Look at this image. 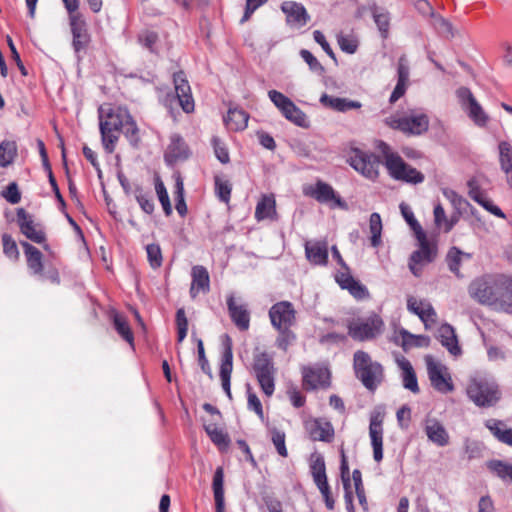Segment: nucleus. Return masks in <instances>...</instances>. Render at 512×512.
<instances>
[{
    "mask_svg": "<svg viewBox=\"0 0 512 512\" xmlns=\"http://www.w3.org/2000/svg\"><path fill=\"white\" fill-rule=\"evenodd\" d=\"M133 144L139 141V129L129 111L121 106L100 108V132L104 149L112 153L118 141V132Z\"/></svg>",
    "mask_w": 512,
    "mask_h": 512,
    "instance_id": "f257e3e1",
    "label": "nucleus"
},
{
    "mask_svg": "<svg viewBox=\"0 0 512 512\" xmlns=\"http://www.w3.org/2000/svg\"><path fill=\"white\" fill-rule=\"evenodd\" d=\"M505 274H484L474 278L468 286L469 296L480 305L494 309L500 292L510 287V281Z\"/></svg>",
    "mask_w": 512,
    "mask_h": 512,
    "instance_id": "f03ea898",
    "label": "nucleus"
},
{
    "mask_svg": "<svg viewBox=\"0 0 512 512\" xmlns=\"http://www.w3.org/2000/svg\"><path fill=\"white\" fill-rule=\"evenodd\" d=\"M378 147L384 156L385 167L393 179L412 184H418L424 181V175L405 163L401 156L392 152L386 143L381 142Z\"/></svg>",
    "mask_w": 512,
    "mask_h": 512,
    "instance_id": "7ed1b4c3",
    "label": "nucleus"
},
{
    "mask_svg": "<svg viewBox=\"0 0 512 512\" xmlns=\"http://www.w3.org/2000/svg\"><path fill=\"white\" fill-rule=\"evenodd\" d=\"M353 368L356 377L370 391H374L384 379L382 365L373 361L365 351L358 350L354 353Z\"/></svg>",
    "mask_w": 512,
    "mask_h": 512,
    "instance_id": "20e7f679",
    "label": "nucleus"
},
{
    "mask_svg": "<svg viewBox=\"0 0 512 512\" xmlns=\"http://www.w3.org/2000/svg\"><path fill=\"white\" fill-rule=\"evenodd\" d=\"M468 398L478 407L494 406L501 397L495 381L485 377H473L466 388Z\"/></svg>",
    "mask_w": 512,
    "mask_h": 512,
    "instance_id": "39448f33",
    "label": "nucleus"
},
{
    "mask_svg": "<svg viewBox=\"0 0 512 512\" xmlns=\"http://www.w3.org/2000/svg\"><path fill=\"white\" fill-rule=\"evenodd\" d=\"M419 249L414 251L410 257L409 268L415 276H420L424 265L432 262L437 255L436 237L424 232L422 235H415Z\"/></svg>",
    "mask_w": 512,
    "mask_h": 512,
    "instance_id": "423d86ee",
    "label": "nucleus"
},
{
    "mask_svg": "<svg viewBox=\"0 0 512 512\" xmlns=\"http://www.w3.org/2000/svg\"><path fill=\"white\" fill-rule=\"evenodd\" d=\"M386 125L407 135H421L429 128V118L426 114L391 115L385 119Z\"/></svg>",
    "mask_w": 512,
    "mask_h": 512,
    "instance_id": "0eeeda50",
    "label": "nucleus"
},
{
    "mask_svg": "<svg viewBox=\"0 0 512 512\" xmlns=\"http://www.w3.org/2000/svg\"><path fill=\"white\" fill-rule=\"evenodd\" d=\"M384 330L382 318L372 313L364 319L351 321L348 325V334L355 340L366 341L381 335Z\"/></svg>",
    "mask_w": 512,
    "mask_h": 512,
    "instance_id": "6e6552de",
    "label": "nucleus"
},
{
    "mask_svg": "<svg viewBox=\"0 0 512 512\" xmlns=\"http://www.w3.org/2000/svg\"><path fill=\"white\" fill-rule=\"evenodd\" d=\"M424 361L432 387L443 394L452 392L454 384L448 368L431 355H426Z\"/></svg>",
    "mask_w": 512,
    "mask_h": 512,
    "instance_id": "1a4fd4ad",
    "label": "nucleus"
},
{
    "mask_svg": "<svg viewBox=\"0 0 512 512\" xmlns=\"http://www.w3.org/2000/svg\"><path fill=\"white\" fill-rule=\"evenodd\" d=\"M349 164L362 176L375 180L379 175L380 160L373 153L352 148L348 157Z\"/></svg>",
    "mask_w": 512,
    "mask_h": 512,
    "instance_id": "9d476101",
    "label": "nucleus"
},
{
    "mask_svg": "<svg viewBox=\"0 0 512 512\" xmlns=\"http://www.w3.org/2000/svg\"><path fill=\"white\" fill-rule=\"evenodd\" d=\"M268 96L273 104L282 112L284 117L300 127H307L308 120L302 112L288 97L283 93L270 90Z\"/></svg>",
    "mask_w": 512,
    "mask_h": 512,
    "instance_id": "9b49d317",
    "label": "nucleus"
},
{
    "mask_svg": "<svg viewBox=\"0 0 512 512\" xmlns=\"http://www.w3.org/2000/svg\"><path fill=\"white\" fill-rule=\"evenodd\" d=\"M304 193L320 203L329 205L331 208H347L346 203L334 191L333 187L321 180H318L314 185L306 187Z\"/></svg>",
    "mask_w": 512,
    "mask_h": 512,
    "instance_id": "f8f14e48",
    "label": "nucleus"
},
{
    "mask_svg": "<svg viewBox=\"0 0 512 512\" xmlns=\"http://www.w3.org/2000/svg\"><path fill=\"white\" fill-rule=\"evenodd\" d=\"M269 318L275 329L285 330L294 325L296 321V311L291 302L280 301L270 308Z\"/></svg>",
    "mask_w": 512,
    "mask_h": 512,
    "instance_id": "ddd939ff",
    "label": "nucleus"
},
{
    "mask_svg": "<svg viewBox=\"0 0 512 512\" xmlns=\"http://www.w3.org/2000/svg\"><path fill=\"white\" fill-rule=\"evenodd\" d=\"M304 427L313 441L331 442L334 438V428L329 421L321 418H310L304 422Z\"/></svg>",
    "mask_w": 512,
    "mask_h": 512,
    "instance_id": "4468645a",
    "label": "nucleus"
},
{
    "mask_svg": "<svg viewBox=\"0 0 512 512\" xmlns=\"http://www.w3.org/2000/svg\"><path fill=\"white\" fill-rule=\"evenodd\" d=\"M407 308L421 319L426 329H431L437 323V313L430 302L409 297Z\"/></svg>",
    "mask_w": 512,
    "mask_h": 512,
    "instance_id": "2eb2a0df",
    "label": "nucleus"
},
{
    "mask_svg": "<svg viewBox=\"0 0 512 512\" xmlns=\"http://www.w3.org/2000/svg\"><path fill=\"white\" fill-rule=\"evenodd\" d=\"M17 222L21 232L31 241L42 244L46 236L39 224L35 223L32 216L26 213L24 209L17 211Z\"/></svg>",
    "mask_w": 512,
    "mask_h": 512,
    "instance_id": "dca6fc26",
    "label": "nucleus"
},
{
    "mask_svg": "<svg viewBox=\"0 0 512 512\" xmlns=\"http://www.w3.org/2000/svg\"><path fill=\"white\" fill-rule=\"evenodd\" d=\"M281 10L286 16V22L293 28H301L310 20L305 7L295 1H285L281 5Z\"/></svg>",
    "mask_w": 512,
    "mask_h": 512,
    "instance_id": "f3484780",
    "label": "nucleus"
},
{
    "mask_svg": "<svg viewBox=\"0 0 512 512\" xmlns=\"http://www.w3.org/2000/svg\"><path fill=\"white\" fill-rule=\"evenodd\" d=\"M369 436L373 448V458L376 462L383 459V417L377 413L371 416Z\"/></svg>",
    "mask_w": 512,
    "mask_h": 512,
    "instance_id": "a211bd4d",
    "label": "nucleus"
},
{
    "mask_svg": "<svg viewBox=\"0 0 512 512\" xmlns=\"http://www.w3.org/2000/svg\"><path fill=\"white\" fill-rule=\"evenodd\" d=\"M302 374L306 389L325 388L329 385L330 372L326 367H305Z\"/></svg>",
    "mask_w": 512,
    "mask_h": 512,
    "instance_id": "6ab92c4d",
    "label": "nucleus"
},
{
    "mask_svg": "<svg viewBox=\"0 0 512 512\" xmlns=\"http://www.w3.org/2000/svg\"><path fill=\"white\" fill-rule=\"evenodd\" d=\"M175 92L183 111L190 113L194 110V100L191 94L190 85L183 72L174 75Z\"/></svg>",
    "mask_w": 512,
    "mask_h": 512,
    "instance_id": "aec40b11",
    "label": "nucleus"
},
{
    "mask_svg": "<svg viewBox=\"0 0 512 512\" xmlns=\"http://www.w3.org/2000/svg\"><path fill=\"white\" fill-rule=\"evenodd\" d=\"M424 432L432 443L439 447L447 446L450 436L444 425L435 418H428L424 423Z\"/></svg>",
    "mask_w": 512,
    "mask_h": 512,
    "instance_id": "412c9836",
    "label": "nucleus"
},
{
    "mask_svg": "<svg viewBox=\"0 0 512 512\" xmlns=\"http://www.w3.org/2000/svg\"><path fill=\"white\" fill-rule=\"evenodd\" d=\"M192 282L190 286L191 298H196L199 293H207L210 289V277L207 269L202 265H195L191 270Z\"/></svg>",
    "mask_w": 512,
    "mask_h": 512,
    "instance_id": "4be33fe9",
    "label": "nucleus"
},
{
    "mask_svg": "<svg viewBox=\"0 0 512 512\" xmlns=\"http://www.w3.org/2000/svg\"><path fill=\"white\" fill-rule=\"evenodd\" d=\"M307 259L314 265H326L328 261V243L324 240L305 243Z\"/></svg>",
    "mask_w": 512,
    "mask_h": 512,
    "instance_id": "5701e85b",
    "label": "nucleus"
},
{
    "mask_svg": "<svg viewBox=\"0 0 512 512\" xmlns=\"http://www.w3.org/2000/svg\"><path fill=\"white\" fill-rule=\"evenodd\" d=\"M70 25L73 34V47L79 52L86 48L89 43L85 22L78 15H70Z\"/></svg>",
    "mask_w": 512,
    "mask_h": 512,
    "instance_id": "b1692460",
    "label": "nucleus"
},
{
    "mask_svg": "<svg viewBox=\"0 0 512 512\" xmlns=\"http://www.w3.org/2000/svg\"><path fill=\"white\" fill-rule=\"evenodd\" d=\"M189 156V148L183 138L174 134L170 138V144L165 152V159L169 163L184 160Z\"/></svg>",
    "mask_w": 512,
    "mask_h": 512,
    "instance_id": "393cba45",
    "label": "nucleus"
},
{
    "mask_svg": "<svg viewBox=\"0 0 512 512\" xmlns=\"http://www.w3.org/2000/svg\"><path fill=\"white\" fill-rule=\"evenodd\" d=\"M228 310L232 321L240 330L249 328V312L244 304H238L233 296L227 300Z\"/></svg>",
    "mask_w": 512,
    "mask_h": 512,
    "instance_id": "a878e982",
    "label": "nucleus"
},
{
    "mask_svg": "<svg viewBox=\"0 0 512 512\" xmlns=\"http://www.w3.org/2000/svg\"><path fill=\"white\" fill-rule=\"evenodd\" d=\"M396 363L401 370L402 382L404 388L410 390L413 393L419 392L418 381L416 373L413 369L410 361L404 356H397Z\"/></svg>",
    "mask_w": 512,
    "mask_h": 512,
    "instance_id": "bb28decb",
    "label": "nucleus"
},
{
    "mask_svg": "<svg viewBox=\"0 0 512 512\" xmlns=\"http://www.w3.org/2000/svg\"><path fill=\"white\" fill-rule=\"evenodd\" d=\"M437 338L441 344L454 356L461 354V348L454 328L449 324H442L438 328Z\"/></svg>",
    "mask_w": 512,
    "mask_h": 512,
    "instance_id": "cd10ccee",
    "label": "nucleus"
},
{
    "mask_svg": "<svg viewBox=\"0 0 512 512\" xmlns=\"http://www.w3.org/2000/svg\"><path fill=\"white\" fill-rule=\"evenodd\" d=\"M276 217V200L273 194L262 195L255 208V218L258 221Z\"/></svg>",
    "mask_w": 512,
    "mask_h": 512,
    "instance_id": "c85d7f7f",
    "label": "nucleus"
},
{
    "mask_svg": "<svg viewBox=\"0 0 512 512\" xmlns=\"http://www.w3.org/2000/svg\"><path fill=\"white\" fill-rule=\"evenodd\" d=\"M398 337L401 338V346L404 350H408L412 347H428L430 344V338L428 336L415 335L405 329H400L397 332L395 341H397Z\"/></svg>",
    "mask_w": 512,
    "mask_h": 512,
    "instance_id": "c756f323",
    "label": "nucleus"
},
{
    "mask_svg": "<svg viewBox=\"0 0 512 512\" xmlns=\"http://www.w3.org/2000/svg\"><path fill=\"white\" fill-rule=\"evenodd\" d=\"M249 115L242 109H229L224 121L228 129L232 131H241L247 127Z\"/></svg>",
    "mask_w": 512,
    "mask_h": 512,
    "instance_id": "7c9ffc66",
    "label": "nucleus"
},
{
    "mask_svg": "<svg viewBox=\"0 0 512 512\" xmlns=\"http://www.w3.org/2000/svg\"><path fill=\"white\" fill-rule=\"evenodd\" d=\"M320 102L327 107H330L336 111L345 112L351 109H359L361 103L358 101L348 100L346 98H339L323 94L320 98Z\"/></svg>",
    "mask_w": 512,
    "mask_h": 512,
    "instance_id": "2f4dec72",
    "label": "nucleus"
},
{
    "mask_svg": "<svg viewBox=\"0 0 512 512\" xmlns=\"http://www.w3.org/2000/svg\"><path fill=\"white\" fill-rule=\"evenodd\" d=\"M486 427L500 442L512 447V429L507 428L502 421L490 419L486 422Z\"/></svg>",
    "mask_w": 512,
    "mask_h": 512,
    "instance_id": "473e14b6",
    "label": "nucleus"
},
{
    "mask_svg": "<svg viewBox=\"0 0 512 512\" xmlns=\"http://www.w3.org/2000/svg\"><path fill=\"white\" fill-rule=\"evenodd\" d=\"M252 369L254 375L263 373H276L273 358L266 352H256L253 358Z\"/></svg>",
    "mask_w": 512,
    "mask_h": 512,
    "instance_id": "72a5a7b5",
    "label": "nucleus"
},
{
    "mask_svg": "<svg viewBox=\"0 0 512 512\" xmlns=\"http://www.w3.org/2000/svg\"><path fill=\"white\" fill-rule=\"evenodd\" d=\"M471 121L479 128H486L490 122L489 114L478 101L468 106L465 110Z\"/></svg>",
    "mask_w": 512,
    "mask_h": 512,
    "instance_id": "f704fd0d",
    "label": "nucleus"
},
{
    "mask_svg": "<svg viewBox=\"0 0 512 512\" xmlns=\"http://www.w3.org/2000/svg\"><path fill=\"white\" fill-rule=\"evenodd\" d=\"M22 246L27 256L28 267L34 272V274H40L43 270L41 252L27 242H23Z\"/></svg>",
    "mask_w": 512,
    "mask_h": 512,
    "instance_id": "c9c22d12",
    "label": "nucleus"
},
{
    "mask_svg": "<svg viewBox=\"0 0 512 512\" xmlns=\"http://www.w3.org/2000/svg\"><path fill=\"white\" fill-rule=\"evenodd\" d=\"M469 258L470 254L464 253L456 247H452L447 253L446 261L450 271L453 272L457 277H460L461 263L463 262V260Z\"/></svg>",
    "mask_w": 512,
    "mask_h": 512,
    "instance_id": "e433bc0d",
    "label": "nucleus"
},
{
    "mask_svg": "<svg viewBox=\"0 0 512 512\" xmlns=\"http://www.w3.org/2000/svg\"><path fill=\"white\" fill-rule=\"evenodd\" d=\"M499 165L502 172L512 170V144L502 140L498 143Z\"/></svg>",
    "mask_w": 512,
    "mask_h": 512,
    "instance_id": "4c0bfd02",
    "label": "nucleus"
},
{
    "mask_svg": "<svg viewBox=\"0 0 512 512\" xmlns=\"http://www.w3.org/2000/svg\"><path fill=\"white\" fill-rule=\"evenodd\" d=\"M508 281H510V287L504 288L500 292V296L498 297L499 303L495 304L493 310L512 314V276H508Z\"/></svg>",
    "mask_w": 512,
    "mask_h": 512,
    "instance_id": "58836bf2",
    "label": "nucleus"
},
{
    "mask_svg": "<svg viewBox=\"0 0 512 512\" xmlns=\"http://www.w3.org/2000/svg\"><path fill=\"white\" fill-rule=\"evenodd\" d=\"M471 197L473 200H475L478 204H480L484 209L492 213L493 215L505 218V214L502 212V210L496 206L491 199H489L483 192L481 191H472Z\"/></svg>",
    "mask_w": 512,
    "mask_h": 512,
    "instance_id": "ea45409f",
    "label": "nucleus"
},
{
    "mask_svg": "<svg viewBox=\"0 0 512 512\" xmlns=\"http://www.w3.org/2000/svg\"><path fill=\"white\" fill-rule=\"evenodd\" d=\"M371 245L378 247L381 244L382 220L378 213H372L369 219Z\"/></svg>",
    "mask_w": 512,
    "mask_h": 512,
    "instance_id": "a19ab883",
    "label": "nucleus"
},
{
    "mask_svg": "<svg viewBox=\"0 0 512 512\" xmlns=\"http://www.w3.org/2000/svg\"><path fill=\"white\" fill-rule=\"evenodd\" d=\"M113 322H114L115 329L117 330L119 335L124 340H126L129 344L132 345L133 341H134V337H133V333H132L130 326L128 325L125 317L119 313H114L113 314Z\"/></svg>",
    "mask_w": 512,
    "mask_h": 512,
    "instance_id": "79ce46f5",
    "label": "nucleus"
},
{
    "mask_svg": "<svg viewBox=\"0 0 512 512\" xmlns=\"http://www.w3.org/2000/svg\"><path fill=\"white\" fill-rule=\"evenodd\" d=\"M205 431L209 435L211 441L219 447H227L229 444L228 435L215 424L205 425Z\"/></svg>",
    "mask_w": 512,
    "mask_h": 512,
    "instance_id": "37998d69",
    "label": "nucleus"
},
{
    "mask_svg": "<svg viewBox=\"0 0 512 512\" xmlns=\"http://www.w3.org/2000/svg\"><path fill=\"white\" fill-rule=\"evenodd\" d=\"M17 152L13 141H4L0 144V166L5 167L12 163Z\"/></svg>",
    "mask_w": 512,
    "mask_h": 512,
    "instance_id": "c03bdc74",
    "label": "nucleus"
},
{
    "mask_svg": "<svg viewBox=\"0 0 512 512\" xmlns=\"http://www.w3.org/2000/svg\"><path fill=\"white\" fill-rule=\"evenodd\" d=\"M275 375L276 373L255 375L261 390L267 397H271L275 391Z\"/></svg>",
    "mask_w": 512,
    "mask_h": 512,
    "instance_id": "a18cd8bd",
    "label": "nucleus"
},
{
    "mask_svg": "<svg viewBox=\"0 0 512 512\" xmlns=\"http://www.w3.org/2000/svg\"><path fill=\"white\" fill-rule=\"evenodd\" d=\"M489 469L502 480L512 482V465L502 461L494 460L488 463Z\"/></svg>",
    "mask_w": 512,
    "mask_h": 512,
    "instance_id": "49530a36",
    "label": "nucleus"
},
{
    "mask_svg": "<svg viewBox=\"0 0 512 512\" xmlns=\"http://www.w3.org/2000/svg\"><path fill=\"white\" fill-rule=\"evenodd\" d=\"M341 477H342L344 488L346 490V494H345L346 502H347L350 510H353L352 494L350 491H348V489L350 487L349 466H348L346 456L343 452H342V459H341Z\"/></svg>",
    "mask_w": 512,
    "mask_h": 512,
    "instance_id": "de8ad7c7",
    "label": "nucleus"
},
{
    "mask_svg": "<svg viewBox=\"0 0 512 512\" xmlns=\"http://www.w3.org/2000/svg\"><path fill=\"white\" fill-rule=\"evenodd\" d=\"M400 210H401L402 216L404 217V219L406 220V222L412 229L414 235H422V233H424L425 231L423 230L421 225L418 223V221L415 219L414 213L411 210V208L408 205L402 203V204H400Z\"/></svg>",
    "mask_w": 512,
    "mask_h": 512,
    "instance_id": "09e8293b",
    "label": "nucleus"
},
{
    "mask_svg": "<svg viewBox=\"0 0 512 512\" xmlns=\"http://www.w3.org/2000/svg\"><path fill=\"white\" fill-rule=\"evenodd\" d=\"M175 201L176 210L181 216H185L187 213V206L184 199V184L180 177H177L175 183Z\"/></svg>",
    "mask_w": 512,
    "mask_h": 512,
    "instance_id": "8fccbe9b",
    "label": "nucleus"
},
{
    "mask_svg": "<svg viewBox=\"0 0 512 512\" xmlns=\"http://www.w3.org/2000/svg\"><path fill=\"white\" fill-rule=\"evenodd\" d=\"M135 199L140 205L141 209L147 213L151 214L154 211V203L152 201V197L149 193L145 192L141 188H136L134 191Z\"/></svg>",
    "mask_w": 512,
    "mask_h": 512,
    "instance_id": "3c124183",
    "label": "nucleus"
},
{
    "mask_svg": "<svg viewBox=\"0 0 512 512\" xmlns=\"http://www.w3.org/2000/svg\"><path fill=\"white\" fill-rule=\"evenodd\" d=\"M231 183L220 177V176H216L215 177V190H216V193H217V196L219 197V199L225 203H228L229 200H230V195H231Z\"/></svg>",
    "mask_w": 512,
    "mask_h": 512,
    "instance_id": "603ef678",
    "label": "nucleus"
},
{
    "mask_svg": "<svg viewBox=\"0 0 512 512\" xmlns=\"http://www.w3.org/2000/svg\"><path fill=\"white\" fill-rule=\"evenodd\" d=\"M373 18L382 36L386 38L388 35L390 21L388 12L375 8L373 10Z\"/></svg>",
    "mask_w": 512,
    "mask_h": 512,
    "instance_id": "864d4df0",
    "label": "nucleus"
},
{
    "mask_svg": "<svg viewBox=\"0 0 512 512\" xmlns=\"http://www.w3.org/2000/svg\"><path fill=\"white\" fill-rule=\"evenodd\" d=\"M271 440H272V443L274 444L278 454L280 456L286 458L288 456V450H287L286 444H285V440H286L285 433L276 428H273V429H271Z\"/></svg>",
    "mask_w": 512,
    "mask_h": 512,
    "instance_id": "5fc2aeb1",
    "label": "nucleus"
},
{
    "mask_svg": "<svg viewBox=\"0 0 512 512\" xmlns=\"http://www.w3.org/2000/svg\"><path fill=\"white\" fill-rule=\"evenodd\" d=\"M176 325H177V340L182 342L188 331V319L185 314V310L180 308L176 312Z\"/></svg>",
    "mask_w": 512,
    "mask_h": 512,
    "instance_id": "6e6d98bb",
    "label": "nucleus"
},
{
    "mask_svg": "<svg viewBox=\"0 0 512 512\" xmlns=\"http://www.w3.org/2000/svg\"><path fill=\"white\" fill-rule=\"evenodd\" d=\"M434 222L437 228L444 227L445 232H449L453 227V222L447 219L441 204H437L434 207Z\"/></svg>",
    "mask_w": 512,
    "mask_h": 512,
    "instance_id": "4d7b16f0",
    "label": "nucleus"
},
{
    "mask_svg": "<svg viewBox=\"0 0 512 512\" xmlns=\"http://www.w3.org/2000/svg\"><path fill=\"white\" fill-rule=\"evenodd\" d=\"M155 190L158 195L159 201L163 207V210L167 216L171 215L172 207L169 200L167 190L162 181L157 180L155 184Z\"/></svg>",
    "mask_w": 512,
    "mask_h": 512,
    "instance_id": "13d9d810",
    "label": "nucleus"
},
{
    "mask_svg": "<svg viewBox=\"0 0 512 512\" xmlns=\"http://www.w3.org/2000/svg\"><path fill=\"white\" fill-rule=\"evenodd\" d=\"M147 258L152 268L156 269L162 265V252L157 244H149L146 246Z\"/></svg>",
    "mask_w": 512,
    "mask_h": 512,
    "instance_id": "bf43d9fd",
    "label": "nucleus"
},
{
    "mask_svg": "<svg viewBox=\"0 0 512 512\" xmlns=\"http://www.w3.org/2000/svg\"><path fill=\"white\" fill-rule=\"evenodd\" d=\"M247 401H248V409L254 411L258 417L263 420L264 412L260 399L258 396L251 390V387L247 385Z\"/></svg>",
    "mask_w": 512,
    "mask_h": 512,
    "instance_id": "052dcab7",
    "label": "nucleus"
},
{
    "mask_svg": "<svg viewBox=\"0 0 512 512\" xmlns=\"http://www.w3.org/2000/svg\"><path fill=\"white\" fill-rule=\"evenodd\" d=\"M232 369H233V364L221 363L220 378H221V382H222V388L230 399L232 398L231 390H230V379H231Z\"/></svg>",
    "mask_w": 512,
    "mask_h": 512,
    "instance_id": "680f3d73",
    "label": "nucleus"
},
{
    "mask_svg": "<svg viewBox=\"0 0 512 512\" xmlns=\"http://www.w3.org/2000/svg\"><path fill=\"white\" fill-rule=\"evenodd\" d=\"M3 251L5 255L13 260L19 257V251L16 242L8 234L2 236Z\"/></svg>",
    "mask_w": 512,
    "mask_h": 512,
    "instance_id": "e2e57ef3",
    "label": "nucleus"
},
{
    "mask_svg": "<svg viewBox=\"0 0 512 512\" xmlns=\"http://www.w3.org/2000/svg\"><path fill=\"white\" fill-rule=\"evenodd\" d=\"M302 59L308 64L310 70L317 74H322L324 71L323 66L318 59L308 50L302 49L300 51Z\"/></svg>",
    "mask_w": 512,
    "mask_h": 512,
    "instance_id": "0e129e2a",
    "label": "nucleus"
},
{
    "mask_svg": "<svg viewBox=\"0 0 512 512\" xmlns=\"http://www.w3.org/2000/svg\"><path fill=\"white\" fill-rule=\"evenodd\" d=\"M223 479V469L222 467H218L213 478V492L214 498H218L219 502L221 501V498H224Z\"/></svg>",
    "mask_w": 512,
    "mask_h": 512,
    "instance_id": "69168bd1",
    "label": "nucleus"
},
{
    "mask_svg": "<svg viewBox=\"0 0 512 512\" xmlns=\"http://www.w3.org/2000/svg\"><path fill=\"white\" fill-rule=\"evenodd\" d=\"M456 96L465 111L468 106L473 104L476 100L470 89L467 87H460L456 90Z\"/></svg>",
    "mask_w": 512,
    "mask_h": 512,
    "instance_id": "338daca9",
    "label": "nucleus"
},
{
    "mask_svg": "<svg viewBox=\"0 0 512 512\" xmlns=\"http://www.w3.org/2000/svg\"><path fill=\"white\" fill-rule=\"evenodd\" d=\"M435 28L445 37H453L455 35L453 27L450 22L442 17H435Z\"/></svg>",
    "mask_w": 512,
    "mask_h": 512,
    "instance_id": "774afa93",
    "label": "nucleus"
}]
</instances>
